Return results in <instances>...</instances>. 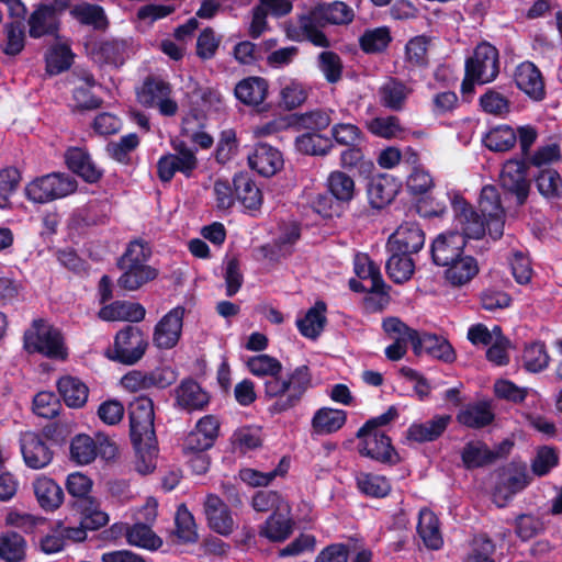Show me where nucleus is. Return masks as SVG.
<instances>
[{
	"mask_svg": "<svg viewBox=\"0 0 562 562\" xmlns=\"http://www.w3.org/2000/svg\"><path fill=\"white\" fill-rule=\"evenodd\" d=\"M392 41L391 31L387 26L369 29L360 37L362 50L369 54L384 52Z\"/></svg>",
	"mask_w": 562,
	"mask_h": 562,
	"instance_id": "5fc2aeb1",
	"label": "nucleus"
},
{
	"mask_svg": "<svg viewBox=\"0 0 562 562\" xmlns=\"http://www.w3.org/2000/svg\"><path fill=\"white\" fill-rule=\"evenodd\" d=\"M485 146L493 151H506L517 142V134L508 125L492 128L483 138Z\"/></svg>",
	"mask_w": 562,
	"mask_h": 562,
	"instance_id": "4d7b16f0",
	"label": "nucleus"
},
{
	"mask_svg": "<svg viewBox=\"0 0 562 562\" xmlns=\"http://www.w3.org/2000/svg\"><path fill=\"white\" fill-rule=\"evenodd\" d=\"M356 482L359 491L367 496L384 497L391 491L389 481L382 475L360 472L356 475Z\"/></svg>",
	"mask_w": 562,
	"mask_h": 562,
	"instance_id": "6e6d98bb",
	"label": "nucleus"
},
{
	"mask_svg": "<svg viewBox=\"0 0 562 562\" xmlns=\"http://www.w3.org/2000/svg\"><path fill=\"white\" fill-rule=\"evenodd\" d=\"M417 532L424 544L431 550H439L443 544L438 517L428 508L419 510Z\"/></svg>",
	"mask_w": 562,
	"mask_h": 562,
	"instance_id": "473e14b6",
	"label": "nucleus"
},
{
	"mask_svg": "<svg viewBox=\"0 0 562 562\" xmlns=\"http://www.w3.org/2000/svg\"><path fill=\"white\" fill-rule=\"evenodd\" d=\"M494 552V542L487 536L480 535L473 539L471 550L464 562H495L492 558Z\"/></svg>",
	"mask_w": 562,
	"mask_h": 562,
	"instance_id": "774afa93",
	"label": "nucleus"
},
{
	"mask_svg": "<svg viewBox=\"0 0 562 562\" xmlns=\"http://www.w3.org/2000/svg\"><path fill=\"white\" fill-rule=\"evenodd\" d=\"M531 483V476L524 464H512L504 470L496 486L494 499L497 506H505L515 494L521 492Z\"/></svg>",
	"mask_w": 562,
	"mask_h": 562,
	"instance_id": "2eb2a0df",
	"label": "nucleus"
},
{
	"mask_svg": "<svg viewBox=\"0 0 562 562\" xmlns=\"http://www.w3.org/2000/svg\"><path fill=\"white\" fill-rule=\"evenodd\" d=\"M175 153L161 156L157 161V173L162 182H169L176 172L190 178L198 168L195 151L183 142H173Z\"/></svg>",
	"mask_w": 562,
	"mask_h": 562,
	"instance_id": "0eeeda50",
	"label": "nucleus"
},
{
	"mask_svg": "<svg viewBox=\"0 0 562 562\" xmlns=\"http://www.w3.org/2000/svg\"><path fill=\"white\" fill-rule=\"evenodd\" d=\"M186 310L176 306L165 314L154 327L153 344L160 350L175 348L182 334Z\"/></svg>",
	"mask_w": 562,
	"mask_h": 562,
	"instance_id": "9d476101",
	"label": "nucleus"
},
{
	"mask_svg": "<svg viewBox=\"0 0 562 562\" xmlns=\"http://www.w3.org/2000/svg\"><path fill=\"white\" fill-rule=\"evenodd\" d=\"M346 419L345 411L323 407L314 414L312 427L314 432L318 435L333 434L345 425Z\"/></svg>",
	"mask_w": 562,
	"mask_h": 562,
	"instance_id": "79ce46f5",
	"label": "nucleus"
},
{
	"mask_svg": "<svg viewBox=\"0 0 562 562\" xmlns=\"http://www.w3.org/2000/svg\"><path fill=\"white\" fill-rule=\"evenodd\" d=\"M514 80L519 90L533 100L544 97V83L539 69L530 61H524L516 67Z\"/></svg>",
	"mask_w": 562,
	"mask_h": 562,
	"instance_id": "a878e982",
	"label": "nucleus"
},
{
	"mask_svg": "<svg viewBox=\"0 0 562 562\" xmlns=\"http://www.w3.org/2000/svg\"><path fill=\"white\" fill-rule=\"evenodd\" d=\"M24 348L47 358L64 359L67 356L60 331L44 319H34L24 333Z\"/></svg>",
	"mask_w": 562,
	"mask_h": 562,
	"instance_id": "20e7f679",
	"label": "nucleus"
},
{
	"mask_svg": "<svg viewBox=\"0 0 562 562\" xmlns=\"http://www.w3.org/2000/svg\"><path fill=\"white\" fill-rule=\"evenodd\" d=\"M236 199L247 210H258L262 203V194L256 183L245 175L234 178Z\"/></svg>",
	"mask_w": 562,
	"mask_h": 562,
	"instance_id": "37998d69",
	"label": "nucleus"
},
{
	"mask_svg": "<svg viewBox=\"0 0 562 562\" xmlns=\"http://www.w3.org/2000/svg\"><path fill=\"white\" fill-rule=\"evenodd\" d=\"M293 529L294 521L291 517V506H288V510L271 513L266 521L259 526L258 533L271 542H283L292 535Z\"/></svg>",
	"mask_w": 562,
	"mask_h": 562,
	"instance_id": "393cba45",
	"label": "nucleus"
},
{
	"mask_svg": "<svg viewBox=\"0 0 562 562\" xmlns=\"http://www.w3.org/2000/svg\"><path fill=\"white\" fill-rule=\"evenodd\" d=\"M464 246V236L458 232L442 233L432 241V260L437 266H447L463 256Z\"/></svg>",
	"mask_w": 562,
	"mask_h": 562,
	"instance_id": "412c9836",
	"label": "nucleus"
},
{
	"mask_svg": "<svg viewBox=\"0 0 562 562\" xmlns=\"http://www.w3.org/2000/svg\"><path fill=\"white\" fill-rule=\"evenodd\" d=\"M176 533L183 542H195L198 539L196 525L193 515L184 505H180L176 513Z\"/></svg>",
	"mask_w": 562,
	"mask_h": 562,
	"instance_id": "69168bd1",
	"label": "nucleus"
},
{
	"mask_svg": "<svg viewBox=\"0 0 562 562\" xmlns=\"http://www.w3.org/2000/svg\"><path fill=\"white\" fill-rule=\"evenodd\" d=\"M325 312V303L317 302L307 311L303 318L297 321L300 333L307 338H316L324 328L326 322Z\"/></svg>",
	"mask_w": 562,
	"mask_h": 562,
	"instance_id": "8fccbe9b",
	"label": "nucleus"
},
{
	"mask_svg": "<svg viewBox=\"0 0 562 562\" xmlns=\"http://www.w3.org/2000/svg\"><path fill=\"white\" fill-rule=\"evenodd\" d=\"M70 15L79 23L92 26L95 30H104L108 19L103 8L88 2H81L70 9Z\"/></svg>",
	"mask_w": 562,
	"mask_h": 562,
	"instance_id": "c03bdc74",
	"label": "nucleus"
},
{
	"mask_svg": "<svg viewBox=\"0 0 562 562\" xmlns=\"http://www.w3.org/2000/svg\"><path fill=\"white\" fill-rule=\"evenodd\" d=\"M176 405L184 411H202L210 403V395L195 381L184 380L175 389Z\"/></svg>",
	"mask_w": 562,
	"mask_h": 562,
	"instance_id": "bb28decb",
	"label": "nucleus"
},
{
	"mask_svg": "<svg viewBox=\"0 0 562 562\" xmlns=\"http://www.w3.org/2000/svg\"><path fill=\"white\" fill-rule=\"evenodd\" d=\"M401 181L389 173L373 176L367 183L368 202L372 209L381 210L391 204L400 193Z\"/></svg>",
	"mask_w": 562,
	"mask_h": 562,
	"instance_id": "4468645a",
	"label": "nucleus"
},
{
	"mask_svg": "<svg viewBox=\"0 0 562 562\" xmlns=\"http://www.w3.org/2000/svg\"><path fill=\"white\" fill-rule=\"evenodd\" d=\"M445 270L446 280L456 286L470 282L479 272L476 260L472 256H461L451 263H447Z\"/></svg>",
	"mask_w": 562,
	"mask_h": 562,
	"instance_id": "f704fd0d",
	"label": "nucleus"
},
{
	"mask_svg": "<svg viewBox=\"0 0 562 562\" xmlns=\"http://www.w3.org/2000/svg\"><path fill=\"white\" fill-rule=\"evenodd\" d=\"M59 19L53 11L40 4L29 18L30 36L38 38L55 35L59 29Z\"/></svg>",
	"mask_w": 562,
	"mask_h": 562,
	"instance_id": "e433bc0d",
	"label": "nucleus"
},
{
	"mask_svg": "<svg viewBox=\"0 0 562 562\" xmlns=\"http://www.w3.org/2000/svg\"><path fill=\"white\" fill-rule=\"evenodd\" d=\"M269 85L262 77H247L235 87V97L245 105L259 106L268 95Z\"/></svg>",
	"mask_w": 562,
	"mask_h": 562,
	"instance_id": "c756f323",
	"label": "nucleus"
},
{
	"mask_svg": "<svg viewBox=\"0 0 562 562\" xmlns=\"http://www.w3.org/2000/svg\"><path fill=\"white\" fill-rule=\"evenodd\" d=\"M123 270L117 283L121 288L135 291L157 277V270L148 265H120Z\"/></svg>",
	"mask_w": 562,
	"mask_h": 562,
	"instance_id": "4c0bfd02",
	"label": "nucleus"
},
{
	"mask_svg": "<svg viewBox=\"0 0 562 562\" xmlns=\"http://www.w3.org/2000/svg\"><path fill=\"white\" fill-rule=\"evenodd\" d=\"M360 439L358 450L361 456L380 462H393L396 453L391 445V439L381 430H368L366 434L357 432Z\"/></svg>",
	"mask_w": 562,
	"mask_h": 562,
	"instance_id": "a211bd4d",
	"label": "nucleus"
},
{
	"mask_svg": "<svg viewBox=\"0 0 562 562\" xmlns=\"http://www.w3.org/2000/svg\"><path fill=\"white\" fill-rule=\"evenodd\" d=\"M127 542L132 546L147 550H157L162 546V540L150 528V525L135 522L126 531Z\"/></svg>",
	"mask_w": 562,
	"mask_h": 562,
	"instance_id": "3c124183",
	"label": "nucleus"
},
{
	"mask_svg": "<svg viewBox=\"0 0 562 562\" xmlns=\"http://www.w3.org/2000/svg\"><path fill=\"white\" fill-rule=\"evenodd\" d=\"M137 98L143 105L157 109L164 116H173L179 109L171 86L162 79L145 80L137 92Z\"/></svg>",
	"mask_w": 562,
	"mask_h": 562,
	"instance_id": "1a4fd4ad",
	"label": "nucleus"
},
{
	"mask_svg": "<svg viewBox=\"0 0 562 562\" xmlns=\"http://www.w3.org/2000/svg\"><path fill=\"white\" fill-rule=\"evenodd\" d=\"M453 212V231L464 236V240L480 239L487 229V220L477 213L458 191L447 193Z\"/></svg>",
	"mask_w": 562,
	"mask_h": 562,
	"instance_id": "39448f33",
	"label": "nucleus"
},
{
	"mask_svg": "<svg viewBox=\"0 0 562 562\" xmlns=\"http://www.w3.org/2000/svg\"><path fill=\"white\" fill-rule=\"evenodd\" d=\"M425 245V233L416 222H404L390 236L389 251H400L407 255L418 252Z\"/></svg>",
	"mask_w": 562,
	"mask_h": 562,
	"instance_id": "6ab92c4d",
	"label": "nucleus"
},
{
	"mask_svg": "<svg viewBox=\"0 0 562 562\" xmlns=\"http://www.w3.org/2000/svg\"><path fill=\"white\" fill-rule=\"evenodd\" d=\"M154 404L148 397H138L130 405V424L132 439L150 440L156 437L154 429Z\"/></svg>",
	"mask_w": 562,
	"mask_h": 562,
	"instance_id": "f3484780",
	"label": "nucleus"
},
{
	"mask_svg": "<svg viewBox=\"0 0 562 562\" xmlns=\"http://www.w3.org/2000/svg\"><path fill=\"white\" fill-rule=\"evenodd\" d=\"M20 442L23 460L29 468L38 470L52 462L53 451L47 440L38 434L27 431L22 435Z\"/></svg>",
	"mask_w": 562,
	"mask_h": 562,
	"instance_id": "aec40b11",
	"label": "nucleus"
},
{
	"mask_svg": "<svg viewBox=\"0 0 562 562\" xmlns=\"http://www.w3.org/2000/svg\"><path fill=\"white\" fill-rule=\"evenodd\" d=\"M479 207L483 217L487 220L488 234L493 239L503 235L504 210L497 189L494 186H485L481 190Z\"/></svg>",
	"mask_w": 562,
	"mask_h": 562,
	"instance_id": "f8f14e48",
	"label": "nucleus"
},
{
	"mask_svg": "<svg viewBox=\"0 0 562 562\" xmlns=\"http://www.w3.org/2000/svg\"><path fill=\"white\" fill-rule=\"evenodd\" d=\"M353 19V11L346 3L335 1L331 3L319 4L307 15H302L299 20V29L302 40H307L318 47L328 46V40L319 30L325 24H347Z\"/></svg>",
	"mask_w": 562,
	"mask_h": 562,
	"instance_id": "f03ea898",
	"label": "nucleus"
},
{
	"mask_svg": "<svg viewBox=\"0 0 562 562\" xmlns=\"http://www.w3.org/2000/svg\"><path fill=\"white\" fill-rule=\"evenodd\" d=\"M57 386L58 392L67 406L79 408L86 404L89 390L88 386L79 379L68 375L63 376L59 379Z\"/></svg>",
	"mask_w": 562,
	"mask_h": 562,
	"instance_id": "a19ab883",
	"label": "nucleus"
},
{
	"mask_svg": "<svg viewBox=\"0 0 562 562\" xmlns=\"http://www.w3.org/2000/svg\"><path fill=\"white\" fill-rule=\"evenodd\" d=\"M204 514L210 529L221 536L232 535L237 527L231 508L217 495L209 494L206 496Z\"/></svg>",
	"mask_w": 562,
	"mask_h": 562,
	"instance_id": "dca6fc26",
	"label": "nucleus"
},
{
	"mask_svg": "<svg viewBox=\"0 0 562 562\" xmlns=\"http://www.w3.org/2000/svg\"><path fill=\"white\" fill-rule=\"evenodd\" d=\"M148 341L144 333L134 326L120 330L114 340V347L108 351V357L123 364H135L146 352Z\"/></svg>",
	"mask_w": 562,
	"mask_h": 562,
	"instance_id": "6e6552de",
	"label": "nucleus"
},
{
	"mask_svg": "<svg viewBox=\"0 0 562 562\" xmlns=\"http://www.w3.org/2000/svg\"><path fill=\"white\" fill-rule=\"evenodd\" d=\"M391 256L386 262V272L396 283L409 280L414 273L415 265L409 255L400 251H390Z\"/></svg>",
	"mask_w": 562,
	"mask_h": 562,
	"instance_id": "603ef678",
	"label": "nucleus"
},
{
	"mask_svg": "<svg viewBox=\"0 0 562 562\" xmlns=\"http://www.w3.org/2000/svg\"><path fill=\"white\" fill-rule=\"evenodd\" d=\"M251 506L256 512L277 513L288 510L290 504L276 491H259L252 496Z\"/></svg>",
	"mask_w": 562,
	"mask_h": 562,
	"instance_id": "e2e57ef3",
	"label": "nucleus"
},
{
	"mask_svg": "<svg viewBox=\"0 0 562 562\" xmlns=\"http://www.w3.org/2000/svg\"><path fill=\"white\" fill-rule=\"evenodd\" d=\"M493 419L491 405L484 401L465 405L457 415L459 424L475 429L490 425Z\"/></svg>",
	"mask_w": 562,
	"mask_h": 562,
	"instance_id": "c9c22d12",
	"label": "nucleus"
},
{
	"mask_svg": "<svg viewBox=\"0 0 562 562\" xmlns=\"http://www.w3.org/2000/svg\"><path fill=\"white\" fill-rule=\"evenodd\" d=\"M33 490L40 506L53 512L64 502V491L53 479L40 475L33 482Z\"/></svg>",
	"mask_w": 562,
	"mask_h": 562,
	"instance_id": "2f4dec72",
	"label": "nucleus"
},
{
	"mask_svg": "<svg viewBox=\"0 0 562 562\" xmlns=\"http://www.w3.org/2000/svg\"><path fill=\"white\" fill-rule=\"evenodd\" d=\"M498 72L497 49L486 42L479 44L473 55L467 59L462 92L471 93L475 83H488L497 77Z\"/></svg>",
	"mask_w": 562,
	"mask_h": 562,
	"instance_id": "7ed1b4c3",
	"label": "nucleus"
},
{
	"mask_svg": "<svg viewBox=\"0 0 562 562\" xmlns=\"http://www.w3.org/2000/svg\"><path fill=\"white\" fill-rule=\"evenodd\" d=\"M74 54L67 42H57L46 54V68L49 74L56 75L67 70L72 63Z\"/></svg>",
	"mask_w": 562,
	"mask_h": 562,
	"instance_id": "864d4df0",
	"label": "nucleus"
},
{
	"mask_svg": "<svg viewBox=\"0 0 562 562\" xmlns=\"http://www.w3.org/2000/svg\"><path fill=\"white\" fill-rule=\"evenodd\" d=\"M98 454L94 440L88 435L76 436L70 443V456L77 464H89Z\"/></svg>",
	"mask_w": 562,
	"mask_h": 562,
	"instance_id": "680f3d73",
	"label": "nucleus"
},
{
	"mask_svg": "<svg viewBox=\"0 0 562 562\" xmlns=\"http://www.w3.org/2000/svg\"><path fill=\"white\" fill-rule=\"evenodd\" d=\"M366 126L371 134L385 139L397 138L404 132L400 119L394 115L374 117Z\"/></svg>",
	"mask_w": 562,
	"mask_h": 562,
	"instance_id": "13d9d810",
	"label": "nucleus"
},
{
	"mask_svg": "<svg viewBox=\"0 0 562 562\" xmlns=\"http://www.w3.org/2000/svg\"><path fill=\"white\" fill-rule=\"evenodd\" d=\"M76 189L77 182L71 176L52 172L27 183L25 194L35 203H48L74 193Z\"/></svg>",
	"mask_w": 562,
	"mask_h": 562,
	"instance_id": "423d86ee",
	"label": "nucleus"
},
{
	"mask_svg": "<svg viewBox=\"0 0 562 562\" xmlns=\"http://www.w3.org/2000/svg\"><path fill=\"white\" fill-rule=\"evenodd\" d=\"M412 93L413 88L409 85L390 77L378 89L379 103L391 111L398 112L405 108Z\"/></svg>",
	"mask_w": 562,
	"mask_h": 562,
	"instance_id": "5701e85b",
	"label": "nucleus"
},
{
	"mask_svg": "<svg viewBox=\"0 0 562 562\" xmlns=\"http://www.w3.org/2000/svg\"><path fill=\"white\" fill-rule=\"evenodd\" d=\"M299 153L311 156H325L333 148L330 138L318 133H304L295 138Z\"/></svg>",
	"mask_w": 562,
	"mask_h": 562,
	"instance_id": "de8ad7c7",
	"label": "nucleus"
},
{
	"mask_svg": "<svg viewBox=\"0 0 562 562\" xmlns=\"http://www.w3.org/2000/svg\"><path fill=\"white\" fill-rule=\"evenodd\" d=\"M480 105L484 112L496 116L506 115L510 109L509 99L494 89H488L480 97Z\"/></svg>",
	"mask_w": 562,
	"mask_h": 562,
	"instance_id": "338daca9",
	"label": "nucleus"
},
{
	"mask_svg": "<svg viewBox=\"0 0 562 562\" xmlns=\"http://www.w3.org/2000/svg\"><path fill=\"white\" fill-rule=\"evenodd\" d=\"M280 105L285 110L301 106L307 99V88L297 79L284 77L279 80Z\"/></svg>",
	"mask_w": 562,
	"mask_h": 562,
	"instance_id": "ea45409f",
	"label": "nucleus"
},
{
	"mask_svg": "<svg viewBox=\"0 0 562 562\" xmlns=\"http://www.w3.org/2000/svg\"><path fill=\"white\" fill-rule=\"evenodd\" d=\"M538 191L546 199H557L562 193V178L554 169H543L536 178Z\"/></svg>",
	"mask_w": 562,
	"mask_h": 562,
	"instance_id": "0e129e2a",
	"label": "nucleus"
},
{
	"mask_svg": "<svg viewBox=\"0 0 562 562\" xmlns=\"http://www.w3.org/2000/svg\"><path fill=\"white\" fill-rule=\"evenodd\" d=\"M133 53L130 40L113 38L101 42L93 52V58L98 63L120 67Z\"/></svg>",
	"mask_w": 562,
	"mask_h": 562,
	"instance_id": "b1692460",
	"label": "nucleus"
},
{
	"mask_svg": "<svg viewBox=\"0 0 562 562\" xmlns=\"http://www.w3.org/2000/svg\"><path fill=\"white\" fill-rule=\"evenodd\" d=\"M327 188L330 194L339 202L348 203L357 194L355 180L347 173L335 170L327 178Z\"/></svg>",
	"mask_w": 562,
	"mask_h": 562,
	"instance_id": "a18cd8bd",
	"label": "nucleus"
},
{
	"mask_svg": "<svg viewBox=\"0 0 562 562\" xmlns=\"http://www.w3.org/2000/svg\"><path fill=\"white\" fill-rule=\"evenodd\" d=\"M65 158L68 168L85 181L93 183L101 178V169L95 166L85 149L79 147L69 148Z\"/></svg>",
	"mask_w": 562,
	"mask_h": 562,
	"instance_id": "7c9ffc66",
	"label": "nucleus"
},
{
	"mask_svg": "<svg viewBox=\"0 0 562 562\" xmlns=\"http://www.w3.org/2000/svg\"><path fill=\"white\" fill-rule=\"evenodd\" d=\"M451 416L436 415L430 420L424 423H413L406 431V439L413 442L434 441L439 438L447 429Z\"/></svg>",
	"mask_w": 562,
	"mask_h": 562,
	"instance_id": "c85d7f7f",
	"label": "nucleus"
},
{
	"mask_svg": "<svg viewBox=\"0 0 562 562\" xmlns=\"http://www.w3.org/2000/svg\"><path fill=\"white\" fill-rule=\"evenodd\" d=\"M415 355L424 352L445 362H452L456 358L454 350L449 341L437 335L418 333L416 330Z\"/></svg>",
	"mask_w": 562,
	"mask_h": 562,
	"instance_id": "cd10ccee",
	"label": "nucleus"
},
{
	"mask_svg": "<svg viewBox=\"0 0 562 562\" xmlns=\"http://www.w3.org/2000/svg\"><path fill=\"white\" fill-rule=\"evenodd\" d=\"M145 314L146 311L140 304L121 301L105 305L99 311V317L108 322H140L144 319Z\"/></svg>",
	"mask_w": 562,
	"mask_h": 562,
	"instance_id": "72a5a7b5",
	"label": "nucleus"
},
{
	"mask_svg": "<svg viewBox=\"0 0 562 562\" xmlns=\"http://www.w3.org/2000/svg\"><path fill=\"white\" fill-rule=\"evenodd\" d=\"M497 456L485 443L469 442L462 451V461L467 468L472 469L492 462Z\"/></svg>",
	"mask_w": 562,
	"mask_h": 562,
	"instance_id": "bf43d9fd",
	"label": "nucleus"
},
{
	"mask_svg": "<svg viewBox=\"0 0 562 562\" xmlns=\"http://www.w3.org/2000/svg\"><path fill=\"white\" fill-rule=\"evenodd\" d=\"M499 183L505 191L516 198L518 204L526 202L530 190V182L527 178L524 162L519 160L506 161L499 175Z\"/></svg>",
	"mask_w": 562,
	"mask_h": 562,
	"instance_id": "ddd939ff",
	"label": "nucleus"
},
{
	"mask_svg": "<svg viewBox=\"0 0 562 562\" xmlns=\"http://www.w3.org/2000/svg\"><path fill=\"white\" fill-rule=\"evenodd\" d=\"M26 542L16 532L5 531L0 533V559L5 562H21L25 558Z\"/></svg>",
	"mask_w": 562,
	"mask_h": 562,
	"instance_id": "49530a36",
	"label": "nucleus"
},
{
	"mask_svg": "<svg viewBox=\"0 0 562 562\" xmlns=\"http://www.w3.org/2000/svg\"><path fill=\"white\" fill-rule=\"evenodd\" d=\"M355 272L359 279L368 284H363L361 290L368 292H380L383 285L380 268L366 254H358L355 257Z\"/></svg>",
	"mask_w": 562,
	"mask_h": 562,
	"instance_id": "58836bf2",
	"label": "nucleus"
},
{
	"mask_svg": "<svg viewBox=\"0 0 562 562\" xmlns=\"http://www.w3.org/2000/svg\"><path fill=\"white\" fill-rule=\"evenodd\" d=\"M136 449L135 467L140 474L151 473L156 468L157 446L156 437L150 440L136 438L132 439Z\"/></svg>",
	"mask_w": 562,
	"mask_h": 562,
	"instance_id": "09e8293b",
	"label": "nucleus"
},
{
	"mask_svg": "<svg viewBox=\"0 0 562 562\" xmlns=\"http://www.w3.org/2000/svg\"><path fill=\"white\" fill-rule=\"evenodd\" d=\"M559 464V454L552 447L542 446L536 450L530 468L535 476H546Z\"/></svg>",
	"mask_w": 562,
	"mask_h": 562,
	"instance_id": "052dcab7",
	"label": "nucleus"
},
{
	"mask_svg": "<svg viewBox=\"0 0 562 562\" xmlns=\"http://www.w3.org/2000/svg\"><path fill=\"white\" fill-rule=\"evenodd\" d=\"M246 367L255 376L270 378L265 382V394L270 398H278L273 405L276 412L293 407L311 385V374L306 366H300L282 378L279 375L282 363L267 353L249 357Z\"/></svg>",
	"mask_w": 562,
	"mask_h": 562,
	"instance_id": "f257e3e1",
	"label": "nucleus"
},
{
	"mask_svg": "<svg viewBox=\"0 0 562 562\" xmlns=\"http://www.w3.org/2000/svg\"><path fill=\"white\" fill-rule=\"evenodd\" d=\"M249 167L263 177L274 176L283 167L284 160L281 151L268 144L256 145L248 155Z\"/></svg>",
	"mask_w": 562,
	"mask_h": 562,
	"instance_id": "4be33fe9",
	"label": "nucleus"
},
{
	"mask_svg": "<svg viewBox=\"0 0 562 562\" xmlns=\"http://www.w3.org/2000/svg\"><path fill=\"white\" fill-rule=\"evenodd\" d=\"M383 329L393 339V344L385 348V356L391 361L402 359L406 351L407 345L411 344L415 352L416 330L408 327L397 317H389L383 321Z\"/></svg>",
	"mask_w": 562,
	"mask_h": 562,
	"instance_id": "9b49d317",
	"label": "nucleus"
}]
</instances>
